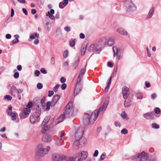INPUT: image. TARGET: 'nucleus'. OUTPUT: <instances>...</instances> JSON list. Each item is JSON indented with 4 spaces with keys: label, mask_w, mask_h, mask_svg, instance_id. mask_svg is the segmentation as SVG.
Wrapping results in <instances>:
<instances>
[{
    "label": "nucleus",
    "mask_w": 161,
    "mask_h": 161,
    "mask_svg": "<svg viewBox=\"0 0 161 161\" xmlns=\"http://www.w3.org/2000/svg\"><path fill=\"white\" fill-rule=\"evenodd\" d=\"M80 132L82 133L81 136H83L82 135H83V130H82V129H79L78 130H77V131L76 133L75 136L77 135V134H78V136L79 137L80 133Z\"/></svg>",
    "instance_id": "ea45409f"
},
{
    "label": "nucleus",
    "mask_w": 161,
    "mask_h": 161,
    "mask_svg": "<svg viewBox=\"0 0 161 161\" xmlns=\"http://www.w3.org/2000/svg\"><path fill=\"white\" fill-rule=\"evenodd\" d=\"M53 136L49 134H44L42 138V141L45 143H48L53 140Z\"/></svg>",
    "instance_id": "1a4fd4ad"
},
{
    "label": "nucleus",
    "mask_w": 161,
    "mask_h": 161,
    "mask_svg": "<svg viewBox=\"0 0 161 161\" xmlns=\"http://www.w3.org/2000/svg\"><path fill=\"white\" fill-rule=\"evenodd\" d=\"M121 115L122 118L124 119L126 118L127 117V115L125 112H123L122 113Z\"/></svg>",
    "instance_id": "8fccbe9b"
},
{
    "label": "nucleus",
    "mask_w": 161,
    "mask_h": 161,
    "mask_svg": "<svg viewBox=\"0 0 161 161\" xmlns=\"http://www.w3.org/2000/svg\"><path fill=\"white\" fill-rule=\"evenodd\" d=\"M143 117L147 119H153L154 117V114L153 112H148L144 114Z\"/></svg>",
    "instance_id": "9b49d317"
},
{
    "label": "nucleus",
    "mask_w": 161,
    "mask_h": 161,
    "mask_svg": "<svg viewBox=\"0 0 161 161\" xmlns=\"http://www.w3.org/2000/svg\"><path fill=\"white\" fill-rule=\"evenodd\" d=\"M42 85L41 83H38L37 84V88L39 89H41L42 88Z\"/></svg>",
    "instance_id": "5fc2aeb1"
},
{
    "label": "nucleus",
    "mask_w": 161,
    "mask_h": 161,
    "mask_svg": "<svg viewBox=\"0 0 161 161\" xmlns=\"http://www.w3.org/2000/svg\"><path fill=\"white\" fill-rule=\"evenodd\" d=\"M160 109L158 108H155V113L156 114H159V113L160 112Z\"/></svg>",
    "instance_id": "052dcab7"
},
{
    "label": "nucleus",
    "mask_w": 161,
    "mask_h": 161,
    "mask_svg": "<svg viewBox=\"0 0 161 161\" xmlns=\"http://www.w3.org/2000/svg\"><path fill=\"white\" fill-rule=\"evenodd\" d=\"M148 160L150 161H153L155 159V157L154 156L147 155Z\"/></svg>",
    "instance_id": "a18cd8bd"
},
{
    "label": "nucleus",
    "mask_w": 161,
    "mask_h": 161,
    "mask_svg": "<svg viewBox=\"0 0 161 161\" xmlns=\"http://www.w3.org/2000/svg\"><path fill=\"white\" fill-rule=\"evenodd\" d=\"M152 127L153 128L157 129L159 128V126L158 124L154 123L152 124Z\"/></svg>",
    "instance_id": "c03bdc74"
},
{
    "label": "nucleus",
    "mask_w": 161,
    "mask_h": 161,
    "mask_svg": "<svg viewBox=\"0 0 161 161\" xmlns=\"http://www.w3.org/2000/svg\"><path fill=\"white\" fill-rule=\"evenodd\" d=\"M32 103L31 102H29L27 105V108H31L32 106Z\"/></svg>",
    "instance_id": "e2e57ef3"
},
{
    "label": "nucleus",
    "mask_w": 161,
    "mask_h": 161,
    "mask_svg": "<svg viewBox=\"0 0 161 161\" xmlns=\"http://www.w3.org/2000/svg\"><path fill=\"white\" fill-rule=\"evenodd\" d=\"M60 81L62 83H64L65 82L66 79L64 77H62L60 79Z\"/></svg>",
    "instance_id": "774afa93"
},
{
    "label": "nucleus",
    "mask_w": 161,
    "mask_h": 161,
    "mask_svg": "<svg viewBox=\"0 0 161 161\" xmlns=\"http://www.w3.org/2000/svg\"><path fill=\"white\" fill-rule=\"evenodd\" d=\"M60 98V96L58 95H56L54 96L53 98L52 102V105L53 106L57 103Z\"/></svg>",
    "instance_id": "dca6fc26"
},
{
    "label": "nucleus",
    "mask_w": 161,
    "mask_h": 161,
    "mask_svg": "<svg viewBox=\"0 0 161 161\" xmlns=\"http://www.w3.org/2000/svg\"><path fill=\"white\" fill-rule=\"evenodd\" d=\"M112 49L114 53V57H115L117 55V54L118 52V50L116 47H113Z\"/></svg>",
    "instance_id": "473e14b6"
},
{
    "label": "nucleus",
    "mask_w": 161,
    "mask_h": 161,
    "mask_svg": "<svg viewBox=\"0 0 161 161\" xmlns=\"http://www.w3.org/2000/svg\"><path fill=\"white\" fill-rule=\"evenodd\" d=\"M114 39L112 37L109 38L107 42V45L109 46H112L114 43Z\"/></svg>",
    "instance_id": "4be33fe9"
},
{
    "label": "nucleus",
    "mask_w": 161,
    "mask_h": 161,
    "mask_svg": "<svg viewBox=\"0 0 161 161\" xmlns=\"http://www.w3.org/2000/svg\"><path fill=\"white\" fill-rule=\"evenodd\" d=\"M65 140L63 138H58L56 141V144L57 146H60L63 145L64 140Z\"/></svg>",
    "instance_id": "a211bd4d"
},
{
    "label": "nucleus",
    "mask_w": 161,
    "mask_h": 161,
    "mask_svg": "<svg viewBox=\"0 0 161 161\" xmlns=\"http://www.w3.org/2000/svg\"><path fill=\"white\" fill-rule=\"evenodd\" d=\"M15 39L12 41V43L13 44H15L19 42V36L18 35H15L14 36Z\"/></svg>",
    "instance_id": "393cba45"
},
{
    "label": "nucleus",
    "mask_w": 161,
    "mask_h": 161,
    "mask_svg": "<svg viewBox=\"0 0 161 161\" xmlns=\"http://www.w3.org/2000/svg\"><path fill=\"white\" fill-rule=\"evenodd\" d=\"M76 40V39H73L71 41H70L69 42V45L71 47H73L75 46Z\"/></svg>",
    "instance_id": "f704fd0d"
},
{
    "label": "nucleus",
    "mask_w": 161,
    "mask_h": 161,
    "mask_svg": "<svg viewBox=\"0 0 161 161\" xmlns=\"http://www.w3.org/2000/svg\"><path fill=\"white\" fill-rule=\"evenodd\" d=\"M157 95L155 93H153L151 95V98L153 100L156 97Z\"/></svg>",
    "instance_id": "69168bd1"
},
{
    "label": "nucleus",
    "mask_w": 161,
    "mask_h": 161,
    "mask_svg": "<svg viewBox=\"0 0 161 161\" xmlns=\"http://www.w3.org/2000/svg\"><path fill=\"white\" fill-rule=\"evenodd\" d=\"M154 11V9L153 8H152L149 12H148L147 17H146V19H148L150 18L153 16Z\"/></svg>",
    "instance_id": "6ab92c4d"
},
{
    "label": "nucleus",
    "mask_w": 161,
    "mask_h": 161,
    "mask_svg": "<svg viewBox=\"0 0 161 161\" xmlns=\"http://www.w3.org/2000/svg\"><path fill=\"white\" fill-rule=\"evenodd\" d=\"M31 112V109L29 108H25L23 111L24 114L26 115H28Z\"/></svg>",
    "instance_id": "cd10ccee"
},
{
    "label": "nucleus",
    "mask_w": 161,
    "mask_h": 161,
    "mask_svg": "<svg viewBox=\"0 0 161 161\" xmlns=\"http://www.w3.org/2000/svg\"><path fill=\"white\" fill-rule=\"evenodd\" d=\"M58 138H63L65 140H66L67 139L66 137L65 136L64 133L62 132H61L59 134V137Z\"/></svg>",
    "instance_id": "c9c22d12"
},
{
    "label": "nucleus",
    "mask_w": 161,
    "mask_h": 161,
    "mask_svg": "<svg viewBox=\"0 0 161 161\" xmlns=\"http://www.w3.org/2000/svg\"><path fill=\"white\" fill-rule=\"evenodd\" d=\"M65 117H67L65 116V115L64 114H62L58 118L56 119L55 121V124H57L58 123L62 122L64 120V118Z\"/></svg>",
    "instance_id": "f3484780"
},
{
    "label": "nucleus",
    "mask_w": 161,
    "mask_h": 161,
    "mask_svg": "<svg viewBox=\"0 0 161 161\" xmlns=\"http://www.w3.org/2000/svg\"><path fill=\"white\" fill-rule=\"evenodd\" d=\"M132 98L130 97L125 99L124 105L125 107H128L131 105V102L132 101Z\"/></svg>",
    "instance_id": "4468645a"
},
{
    "label": "nucleus",
    "mask_w": 161,
    "mask_h": 161,
    "mask_svg": "<svg viewBox=\"0 0 161 161\" xmlns=\"http://www.w3.org/2000/svg\"><path fill=\"white\" fill-rule=\"evenodd\" d=\"M117 32L119 34L124 36H127L128 35L127 32L124 29L122 28H117Z\"/></svg>",
    "instance_id": "2eb2a0df"
},
{
    "label": "nucleus",
    "mask_w": 161,
    "mask_h": 161,
    "mask_svg": "<svg viewBox=\"0 0 161 161\" xmlns=\"http://www.w3.org/2000/svg\"><path fill=\"white\" fill-rule=\"evenodd\" d=\"M82 78V77L78 76L77 78V82L76 84H80V83L81 80Z\"/></svg>",
    "instance_id": "3c124183"
},
{
    "label": "nucleus",
    "mask_w": 161,
    "mask_h": 161,
    "mask_svg": "<svg viewBox=\"0 0 161 161\" xmlns=\"http://www.w3.org/2000/svg\"><path fill=\"white\" fill-rule=\"evenodd\" d=\"M53 94H54L53 91H49L48 92V96L49 97H51L52 96H53Z\"/></svg>",
    "instance_id": "6e6d98bb"
},
{
    "label": "nucleus",
    "mask_w": 161,
    "mask_h": 161,
    "mask_svg": "<svg viewBox=\"0 0 161 161\" xmlns=\"http://www.w3.org/2000/svg\"><path fill=\"white\" fill-rule=\"evenodd\" d=\"M78 87V84H76L75 86V89L74 91V94L75 95H76L80 92L79 91L77 90V89Z\"/></svg>",
    "instance_id": "58836bf2"
},
{
    "label": "nucleus",
    "mask_w": 161,
    "mask_h": 161,
    "mask_svg": "<svg viewBox=\"0 0 161 161\" xmlns=\"http://www.w3.org/2000/svg\"><path fill=\"white\" fill-rule=\"evenodd\" d=\"M121 132L122 134L125 135L128 133V131L126 129L124 128L121 130Z\"/></svg>",
    "instance_id": "49530a36"
},
{
    "label": "nucleus",
    "mask_w": 161,
    "mask_h": 161,
    "mask_svg": "<svg viewBox=\"0 0 161 161\" xmlns=\"http://www.w3.org/2000/svg\"><path fill=\"white\" fill-rule=\"evenodd\" d=\"M65 160L66 161H76L75 158L74 157H69L67 156H66Z\"/></svg>",
    "instance_id": "7c9ffc66"
},
{
    "label": "nucleus",
    "mask_w": 161,
    "mask_h": 161,
    "mask_svg": "<svg viewBox=\"0 0 161 161\" xmlns=\"http://www.w3.org/2000/svg\"><path fill=\"white\" fill-rule=\"evenodd\" d=\"M122 94L124 99L133 97L132 95L129 94V88L128 87H125L123 88Z\"/></svg>",
    "instance_id": "9d476101"
},
{
    "label": "nucleus",
    "mask_w": 161,
    "mask_h": 161,
    "mask_svg": "<svg viewBox=\"0 0 161 161\" xmlns=\"http://www.w3.org/2000/svg\"><path fill=\"white\" fill-rule=\"evenodd\" d=\"M115 125L117 127L119 126V127H120V122L117 121H116L115 122Z\"/></svg>",
    "instance_id": "680f3d73"
},
{
    "label": "nucleus",
    "mask_w": 161,
    "mask_h": 161,
    "mask_svg": "<svg viewBox=\"0 0 161 161\" xmlns=\"http://www.w3.org/2000/svg\"><path fill=\"white\" fill-rule=\"evenodd\" d=\"M11 95H13L14 93L15 92L17 89L16 87L13 84H9L8 87Z\"/></svg>",
    "instance_id": "ddd939ff"
},
{
    "label": "nucleus",
    "mask_w": 161,
    "mask_h": 161,
    "mask_svg": "<svg viewBox=\"0 0 161 161\" xmlns=\"http://www.w3.org/2000/svg\"><path fill=\"white\" fill-rule=\"evenodd\" d=\"M50 119L49 116H46L43 120L42 124L47 125V124Z\"/></svg>",
    "instance_id": "2f4dec72"
},
{
    "label": "nucleus",
    "mask_w": 161,
    "mask_h": 161,
    "mask_svg": "<svg viewBox=\"0 0 161 161\" xmlns=\"http://www.w3.org/2000/svg\"><path fill=\"white\" fill-rule=\"evenodd\" d=\"M85 71L86 70L85 69H82L80 72V74L79 76L82 77V76L85 73Z\"/></svg>",
    "instance_id": "79ce46f5"
},
{
    "label": "nucleus",
    "mask_w": 161,
    "mask_h": 161,
    "mask_svg": "<svg viewBox=\"0 0 161 161\" xmlns=\"http://www.w3.org/2000/svg\"><path fill=\"white\" fill-rule=\"evenodd\" d=\"M7 113L8 114V115L10 116L11 119L13 121H14L16 120L17 116V114L16 112H9L8 110L7 111Z\"/></svg>",
    "instance_id": "f8f14e48"
},
{
    "label": "nucleus",
    "mask_w": 161,
    "mask_h": 161,
    "mask_svg": "<svg viewBox=\"0 0 161 161\" xmlns=\"http://www.w3.org/2000/svg\"><path fill=\"white\" fill-rule=\"evenodd\" d=\"M98 150H96L95 151L94 153L93 154V156L94 157H97L98 156Z\"/></svg>",
    "instance_id": "338daca9"
},
{
    "label": "nucleus",
    "mask_w": 161,
    "mask_h": 161,
    "mask_svg": "<svg viewBox=\"0 0 161 161\" xmlns=\"http://www.w3.org/2000/svg\"><path fill=\"white\" fill-rule=\"evenodd\" d=\"M41 128V131L42 134L45 133L48 130L47 125L42 124Z\"/></svg>",
    "instance_id": "aec40b11"
},
{
    "label": "nucleus",
    "mask_w": 161,
    "mask_h": 161,
    "mask_svg": "<svg viewBox=\"0 0 161 161\" xmlns=\"http://www.w3.org/2000/svg\"><path fill=\"white\" fill-rule=\"evenodd\" d=\"M68 51L66 50L64 52L63 56L65 58H66L68 56Z\"/></svg>",
    "instance_id": "09e8293b"
},
{
    "label": "nucleus",
    "mask_w": 161,
    "mask_h": 161,
    "mask_svg": "<svg viewBox=\"0 0 161 161\" xmlns=\"http://www.w3.org/2000/svg\"><path fill=\"white\" fill-rule=\"evenodd\" d=\"M86 50V46L85 45H83L81 50V54L82 56H84Z\"/></svg>",
    "instance_id": "b1692460"
},
{
    "label": "nucleus",
    "mask_w": 161,
    "mask_h": 161,
    "mask_svg": "<svg viewBox=\"0 0 161 161\" xmlns=\"http://www.w3.org/2000/svg\"><path fill=\"white\" fill-rule=\"evenodd\" d=\"M36 37L37 38H39V35L38 33L37 32H35L34 34L31 35L30 36V38L31 39H34Z\"/></svg>",
    "instance_id": "c756f323"
},
{
    "label": "nucleus",
    "mask_w": 161,
    "mask_h": 161,
    "mask_svg": "<svg viewBox=\"0 0 161 161\" xmlns=\"http://www.w3.org/2000/svg\"><path fill=\"white\" fill-rule=\"evenodd\" d=\"M68 2V0H64L63 1L59 3V8L62 9L64 8L67 4Z\"/></svg>",
    "instance_id": "412c9836"
},
{
    "label": "nucleus",
    "mask_w": 161,
    "mask_h": 161,
    "mask_svg": "<svg viewBox=\"0 0 161 161\" xmlns=\"http://www.w3.org/2000/svg\"><path fill=\"white\" fill-rule=\"evenodd\" d=\"M86 115H88L87 114ZM83 122L84 125H88L89 123H90V120L87 115L84 117Z\"/></svg>",
    "instance_id": "5701e85b"
},
{
    "label": "nucleus",
    "mask_w": 161,
    "mask_h": 161,
    "mask_svg": "<svg viewBox=\"0 0 161 161\" xmlns=\"http://www.w3.org/2000/svg\"><path fill=\"white\" fill-rule=\"evenodd\" d=\"M72 102H70L65 107L64 114L66 117H69L72 114Z\"/></svg>",
    "instance_id": "423d86ee"
},
{
    "label": "nucleus",
    "mask_w": 161,
    "mask_h": 161,
    "mask_svg": "<svg viewBox=\"0 0 161 161\" xmlns=\"http://www.w3.org/2000/svg\"><path fill=\"white\" fill-rule=\"evenodd\" d=\"M81 133H80L79 137L77 135L75 136L76 140L73 144V147L75 149H78L79 147H82L85 146L86 142V139L85 137L81 136Z\"/></svg>",
    "instance_id": "7ed1b4c3"
},
{
    "label": "nucleus",
    "mask_w": 161,
    "mask_h": 161,
    "mask_svg": "<svg viewBox=\"0 0 161 161\" xmlns=\"http://www.w3.org/2000/svg\"><path fill=\"white\" fill-rule=\"evenodd\" d=\"M47 15L49 17V18L51 19L54 20H55V19L54 16L53 15V14H50L49 13V12H48Z\"/></svg>",
    "instance_id": "e433bc0d"
},
{
    "label": "nucleus",
    "mask_w": 161,
    "mask_h": 161,
    "mask_svg": "<svg viewBox=\"0 0 161 161\" xmlns=\"http://www.w3.org/2000/svg\"><path fill=\"white\" fill-rule=\"evenodd\" d=\"M80 61V58H78V59L75 60L74 63L73 64V68L75 69H76V68L78 67V64Z\"/></svg>",
    "instance_id": "bb28decb"
},
{
    "label": "nucleus",
    "mask_w": 161,
    "mask_h": 161,
    "mask_svg": "<svg viewBox=\"0 0 161 161\" xmlns=\"http://www.w3.org/2000/svg\"><path fill=\"white\" fill-rule=\"evenodd\" d=\"M125 6L126 8V13L129 15H131L136 9V6L130 0L127 1Z\"/></svg>",
    "instance_id": "20e7f679"
},
{
    "label": "nucleus",
    "mask_w": 161,
    "mask_h": 161,
    "mask_svg": "<svg viewBox=\"0 0 161 161\" xmlns=\"http://www.w3.org/2000/svg\"><path fill=\"white\" fill-rule=\"evenodd\" d=\"M51 105V102L50 101L47 103L46 110H49L50 109V106Z\"/></svg>",
    "instance_id": "a19ab883"
},
{
    "label": "nucleus",
    "mask_w": 161,
    "mask_h": 161,
    "mask_svg": "<svg viewBox=\"0 0 161 161\" xmlns=\"http://www.w3.org/2000/svg\"><path fill=\"white\" fill-rule=\"evenodd\" d=\"M60 86V85L59 84L56 85V86L53 89V91L55 92H56Z\"/></svg>",
    "instance_id": "de8ad7c7"
},
{
    "label": "nucleus",
    "mask_w": 161,
    "mask_h": 161,
    "mask_svg": "<svg viewBox=\"0 0 161 161\" xmlns=\"http://www.w3.org/2000/svg\"><path fill=\"white\" fill-rule=\"evenodd\" d=\"M137 158H140L139 161H147V154L143 151L140 154H137L134 156L133 158V159H136Z\"/></svg>",
    "instance_id": "6e6552de"
},
{
    "label": "nucleus",
    "mask_w": 161,
    "mask_h": 161,
    "mask_svg": "<svg viewBox=\"0 0 161 161\" xmlns=\"http://www.w3.org/2000/svg\"><path fill=\"white\" fill-rule=\"evenodd\" d=\"M66 156L64 155H60L57 153H53L52 156V161H63L65 160Z\"/></svg>",
    "instance_id": "0eeeda50"
},
{
    "label": "nucleus",
    "mask_w": 161,
    "mask_h": 161,
    "mask_svg": "<svg viewBox=\"0 0 161 161\" xmlns=\"http://www.w3.org/2000/svg\"><path fill=\"white\" fill-rule=\"evenodd\" d=\"M41 105L43 106H44L45 105V98L43 97L42 99L41 100Z\"/></svg>",
    "instance_id": "37998d69"
},
{
    "label": "nucleus",
    "mask_w": 161,
    "mask_h": 161,
    "mask_svg": "<svg viewBox=\"0 0 161 161\" xmlns=\"http://www.w3.org/2000/svg\"><path fill=\"white\" fill-rule=\"evenodd\" d=\"M19 74L18 72L15 73L14 75V77L15 78H17L19 77Z\"/></svg>",
    "instance_id": "864d4df0"
},
{
    "label": "nucleus",
    "mask_w": 161,
    "mask_h": 161,
    "mask_svg": "<svg viewBox=\"0 0 161 161\" xmlns=\"http://www.w3.org/2000/svg\"><path fill=\"white\" fill-rule=\"evenodd\" d=\"M12 98V97L9 95H6L4 96V99L7 101L11 100Z\"/></svg>",
    "instance_id": "4c0bfd02"
},
{
    "label": "nucleus",
    "mask_w": 161,
    "mask_h": 161,
    "mask_svg": "<svg viewBox=\"0 0 161 161\" xmlns=\"http://www.w3.org/2000/svg\"><path fill=\"white\" fill-rule=\"evenodd\" d=\"M40 71L42 73L44 74H46L47 73L46 70L44 68H41L40 69Z\"/></svg>",
    "instance_id": "13d9d810"
},
{
    "label": "nucleus",
    "mask_w": 161,
    "mask_h": 161,
    "mask_svg": "<svg viewBox=\"0 0 161 161\" xmlns=\"http://www.w3.org/2000/svg\"><path fill=\"white\" fill-rule=\"evenodd\" d=\"M41 113L37 111L34 113L30 117L31 122L32 124H34L38 122L40 120V115Z\"/></svg>",
    "instance_id": "39448f33"
},
{
    "label": "nucleus",
    "mask_w": 161,
    "mask_h": 161,
    "mask_svg": "<svg viewBox=\"0 0 161 161\" xmlns=\"http://www.w3.org/2000/svg\"><path fill=\"white\" fill-rule=\"evenodd\" d=\"M81 156L83 159H85L88 156V153L86 151H82L81 152Z\"/></svg>",
    "instance_id": "c85d7f7f"
},
{
    "label": "nucleus",
    "mask_w": 161,
    "mask_h": 161,
    "mask_svg": "<svg viewBox=\"0 0 161 161\" xmlns=\"http://www.w3.org/2000/svg\"><path fill=\"white\" fill-rule=\"evenodd\" d=\"M50 147L47 146L46 147L42 144H39L37 147V150L36 152L35 159L38 160L40 157L43 156L47 154L49 151Z\"/></svg>",
    "instance_id": "f03ea898"
},
{
    "label": "nucleus",
    "mask_w": 161,
    "mask_h": 161,
    "mask_svg": "<svg viewBox=\"0 0 161 161\" xmlns=\"http://www.w3.org/2000/svg\"><path fill=\"white\" fill-rule=\"evenodd\" d=\"M66 86L67 85L66 84H63L61 86V88L62 90H64L66 88Z\"/></svg>",
    "instance_id": "4d7b16f0"
},
{
    "label": "nucleus",
    "mask_w": 161,
    "mask_h": 161,
    "mask_svg": "<svg viewBox=\"0 0 161 161\" xmlns=\"http://www.w3.org/2000/svg\"><path fill=\"white\" fill-rule=\"evenodd\" d=\"M40 74V72L38 70H36L35 71V75H36L37 76H38Z\"/></svg>",
    "instance_id": "bf43d9fd"
},
{
    "label": "nucleus",
    "mask_w": 161,
    "mask_h": 161,
    "mask_svg": "<svg viewBox=\"0 0 161 161\" xmlns=\"http://www.w3.org/2000/svg\"><path fill=\"white\" fill-rule=\"evenodd\" d=\"M108 103V100L106 99L104 102L103 105L98 110H94L91 114L90 117L89 118L91 124H93L94 122L96 120L99 113L101 112L102 114L103 113L106 108Z\"/></svg>",
    "instance_id": "f257e3e1"
},
{
    "label": "nucleus",
    "mask_w": 161,
    "mask_h": 161,
    "mask_svg": "<svg viewBox=\"0 0 161 161\" xmlns=\"http://www.w3.org/2000/svg\"><path fill=\"white\" fill-rule=\"evenodd\" d=\"M22 11L23 12V13L25 15H27L28 14V12L27 11V10H26V9L24 8H22Z\"/></svg>",
    "instance_id": "0e129e2a"
},
{
    "label": "nucleus",
    "mask_w": 161,
    "mask_h": 161,
    "mask_svg": "<svg viewBox=\"0 0 161 161\" xmlns=\"http://www.w3.org/2000/svg\"><path fill=\"white\" fill-rule=\"evenodd\" d=\"M96 48L95 45L92 44L88 48V50L89 52H93Z\"/></svg>",
    "instance_id": "a878e982"
},
{
    "label": "nucleus",
    "mask_w": 161,
    "mask_h": 161,
    "mask_svg": "<svg viewBox=\"0 0 161 161\" xmlns=\"http://www.w3.org/2000/svg\"><path fill=\"white\" fill-rule=\"evenodd\" d=\"M23 91V90L22 89H19L17 90V96L19 100H20L21 99V96L20 93H22Z\"/></svg>",
    "instance_id": "72a5a7b5"
},
{
    "label": "nucleus",
    "mask_w": 161,
    "mask_h": 161,
    "mask_svg": "<svg viewBox=\"0 0 161 161\" xmlns=\"http://www.w3.org/2000/svg\"><path fill=\"white\" fill-rule=\"evenodd\" d=\"M51 63L52 65H54L55 63V58L53 57H52L51 59Z\"/></svg>",
    "instance_id": "603ef678"
}]
</instances>
